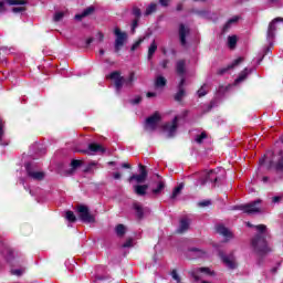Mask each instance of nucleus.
Wrapping results in <instances>:
<instances>
[{
  "instance_id": "37998d69",
  "label": "nucleus",
  "mask_w": 283,
  "mask_h": 283,
  "mask_svg": "<svg viewBox=\"0 0 283 283\" xmlns=\"http://www.w3.org/2000/svg\"><path fill=\"white\" fill-rule=\"evenodd\" d=\"M25 10H28V8H25V7H13L12 8V13L13 14H19L20 12H25Z\"/></svg>"
},
{
  "instance_id": "338daca9",
  "label": "nucleus",
  "mask_w": 283,
  "mask_h": 283,
  "mask_svg": "<svg viewBox=\"0 0 283 283\" xmlns=\"http://www.w3.org/2000/svg\"><path fill=\"white\" fill-rule=\"evenodd\" d=\"M6 52H7V50H6V49H0V56H1V53H6ZM0 61H6V59L0 57Z\"/></svg>"
},
{
  "instance_id": "864d4df0",
  "label": "nucleus",
  "mask_w": 283,
  "mask_h": 283,
  "mask_svg": "<svg viewBox=\"0 0 283 283\" xmlns=\"http://www.w3.org/2000/svg\"><path fill=\"white\" fill-rule=\"evenodd\" d=\"M140 101H143V97L137 96V97H135L134 99H132L130 103H132L133 105H138V104L140 103Z\"/></svg>"
},
{
  "instance_id": "13d9d810",
  "label": "nucleus",
  "mask_w": 283,
  "mask_h": 283,
  "mask_svg": "<svg viewBox=\"0 0 283 283\" xmlns=\"http://www.w3.org/2000/svg\"><path fill=\"white\" fill-rule=\"evenodd\" d=\"M180 43H181V45H184V48L187 45V38H185V36H181L180 38Z\"/></svg>"
},
{
  "instance_id": "680f3d73",
  "label": "nucleus",
  "mask_w": 283,
  "mask_h": 283,
  "mask_svg": "<svg viewBox=\"0 0 283 283\" xmlns=\"http://www.w3.org/2000/svg\"><path fill=\"white\" fill-rule=\"evenodd\" d=\"M146 96H147V98H154V97H156V93H154V92H148V93L146 94Z\"/></svg>"
},
{
  "instance_id": "79ce46f5",
  "label": "nucleus",
  "mask_w": 283,
  "mask_h": 283,
  "mask_svg": "<svg viewBox=\"0 0 283 283\" xmlns=\"http://www.w3.org/2000/svg\"><path fill=\"white\" fill-rule=\"evenodd\" d=\"M122 247L123 249H132V247H134V239H127Z\"/></svg>"
},
{
  "instance_id": "49530a36",
  "label": "nucleus",
  "mask_w": 283,
  "mask_h": 283,
  "mask_svg": "<svg viewBox=\"0 0 283 283\" xmlns=\"http://www.w3.org/2000/svg\"><path fill=\"white\" fill-rule=\"evenodd\" d=\"M143 43V39H139L137 42H135L133 45H132V48H130V50H132V52H135V50H138V48H140V44Z\"/></svg>"
},
{
  "instance_id": "473e14b6",
  "label": "nucleus",
  "mask_w": 283,
  "mask_h": 283,
  "mask_svg": "<svg viewBox=\"0 0 283 283\" xmlns=\"http://www.w3.org/2000/svg\"><path fill=\"white\" fill-rule=\"evenodd\" d=\"M235 45H238V36H229L228 38V48L230 50H235Z\"/></svg>"
},
{
  "instance_id": "4c0bfd02",
  "label": "nucleus",
  "mask_w": 283,
  "mask_h": 283,
  "mask_svg": "<svg viewBox=\"0 0 283 283\" xmlns=\"http://www.w3.org/2000/svg\"><path fill=\"white\" fill-rule=\"evenodd\" d=\"M93 12H96V8L94 6L87 7L82 11L83 17H90Z\"/></svg>"
},
{
  "instance_id": "4d7b16f0",
  "label": "nucleus",
  "mask_w": 283,
  "mask_h": 283,
  "mask_svg": "<svg viewBox=\"0 0 283 283\" xmlns=\"http://www.w3.org/2000/svg\"><path fill=\"white\" fill-rule=\"evenodd\" d=\"M6 12V2L0 1V13Z\"/></svg>"
},
{
  "instance_id": "ea45409f",
  "label": "nucleus",
  "mask_w": 283,
  "mask_h": 283,
  "mask_svg": "<svg viewBox=\"0 0 283 283\" xmlns=\"http://www.w3.org/2000/svg\"><path fill=\"white\" fill-rule=\"evenodd\" d=\"M185 185L180 184L177 188L174 189L171 198H176L180 191H182Z\"/></svg>"
},
{
  "instance_id": "4be33fe9",
  "label": "nucleus",
  "mask_w": 283,
  "mask_h": 283,
  "mask_svg": "<svg viewBox=\"0 0 283 283\" xmlns=\"http://www.w3.org/2000/svg\"><path fill=\"white\" fill-rule=\"evenodd\" d=\"M157 178H159V182H157V187L153 189L154 196H160L165 189V180H163L159 175H157Z\"/></svg>"
},
{
  "instance_id": "a211bd4d",
  "label": "nucleus",
  "mask_w": 283,
  "mask_h": 283,
  "mask_svg": "<svg viewBox=\"0 0 283 283\" xmlns=\"http://www.w3.org/2000/svg\"><path fill=\"white\" fill-rule=\"evenodd\" d=\"M186 93H185V77L181 78L179 85H178V92L175 95V101H177V103H180V101H182V98H185Z\"/></svg>"
},
{
  "instance_id": "e433bc0d",
  "label": "nucleus",
  "mask_w": 283,
  "mask_h": 283,
  "mask_svg": "<svg viewBox=\"0 0 283 283\" xmlns=\"http://www.w3.org/2000/svg\"><path fill=\"white\" fill-rule=\"evenodd\" d=\"M189 33V28L186 27L184 23L179 24V36H187Z\"/></svg>"
},
{
  "instance_id": "774afa93",
  "label": "nucleus",
  "mask_w": 283,
  "mask_h": 283,
  "mask_svg": "<svg viewBox=\"0 0 283 283\" xmlns=\"http://www.w3.org/2000/svg\"><path fill=\"white\" fill-rule=\"evenodd\" d=\"M132 81H134V73H130L129 80L127 81V83H132Z\"/></svg>"
},
{
  "instance_id": "052dcab7",
  "label": "nucleus",
  "mask_w": 283,
  "mask_h": 283,
  "mask_svg": "<svg viewBox=\"0 0 283 283\" xmlns=\"http://www.w3.org/2000/svg\"><path fill=\"white\" fill-rule=\"evenodd\" d=\"M113 177H114L115 180H120L122 176H120V172H114Z\"/></svg>"
},
{
  "instance_id": "f8f14e48",
  "label": "nucleus",
  "mask_w": 283,
  "mask_h": 283,
  "mask_svg": "<svg viewBox=\"0 0 283 283\" xmlns=\"http://www.w3.org/2000/svg\"><path fill=\"white\" fill-rule=\"evenodd\" d=\"M133 17H135V19L132 22L130 34H134L136 32V29L138 28V21H140V17H143V11H140V8L133 7Z\"/></svg>"
},
{
  "instance_id": "dca6fc26",
  "label": "nucleus",
  "mask_w": 283,
  "mask_h": 283,
  "mask_svg": "<svg viewBox=\"0 0 283 283\" xmlns=\"http://www.w3.org/2000/svg\"><path fill=\"white\" fill-rule=\"evenodd\" d=\"M189 227H191V219L187 217L181 218L177 233H185L186 231H189Z\"/></svg>"
},
{
  "instance_id": "603ef678",
  "label": "nucleus",
  "mask_w": 283,
  "mask_h": 283,
  "mask_svg": "<svg viewBox=\"0 0 283 283\" xmlns=\"http://www.w3.org/2000/svg\"><path fill=\"white\" fill-rule=\"evenodd\" d=\"M63 17H64L63 12H57L54 15V21L59 22L61 21V19H63Z\"/></svg>"
},
{
  "instance_id": "de8ad7c7",
  "label": "nucleus",
  "mask_w": 283,
  "mask_h": 283,
  "mask_svg": "<svg viewBox=\"0 0 283 283\" xmlns=\"http://www.w3.org/2000/svg\"><path fill=\"white\" fill-rule=\"evenodd\" d=\"M114 34H115V36H127V33L120 31L119 28H115Z\"/></svg>"
},
{
  "instance_id": "39448f33",
  "label": "nucleus",
  "mask_w": 283,
  "mask_h": 283,
  "mask_svg": "<svg viewBox=\"0 0 283 283\" xmlns=\"http://www.w3.org/2000/svg\"><path fill=\"white\" fill-rule=\"evenodd\" d=\"M283 30V18H275L268 28V36H275Z\"/></svg>"
},
{
  "instance_id": "ddd939ff",
  "label": "nucleus",
  "mask_w": 283,
  "mask_h": 283,
  "mask_svg": "<svg viewBox=\"0 0 283 283\" xmlns=\"http://www.w3.org/2000/svg\"><path fill=\"white\" fill-rule=\"evenodd\" d=\"M176 129H178V117H175L172 122L164 125V132L168 133L169 138H171V136H175Z\"/></svg>"
},
{
  "instance_id": "69168bd1",
  "label": "nucleus",
  "mask_w": 283,
  "mask_h": 283,
  "mask_svg": "<svg viewBox=\"0 0 283 283\" xmlns=\"http://www.w3.org/2000/svg\"><path fill=\"white\" fill-rule=\"evenodd\" d=\"M280 200H282V197H273L272 198V202H274V203L280 202Z\"/></svg>"
},
{
  "instance_id": "5fc2aeb1",
  "label": "nucleus",
  "mask_w": 283,
  "mask_h": 283,
  "mask_svg": "<svg viewBox=\"0 0 283 283\" xmlns=\"http://www.w3.org/2000/svg\"><path fill=\"white\" fill-rule=\"evenodd\" d=\"M160 65L164 70H167V65H169V60L161 61Z\"/></svg>"
},
{
  "instance_id": "bb28decb",
  "label": "nucleus",
  "mask_w": 283,
  "mask_h": 283,
  "mask_svg": "<svg viewBox=\"0 0 283 283\" xmlns=\"http://www.w3.org/2000/svg\"><path fill=\"white\" fill-rule=\"evenodd\" d=\"M115 233L117 238H123L125 233H127V228L125 227V224L119 223L115 227Z\"/></svg>"
},
{
  "instance_id": "20e7f679",
  "label": "nucleus",
  "mask_w": 283,
  "mask_h": 283,
  "mask_svg": "<svg viewBox=\"0 0 283 283\" xmlns=\"http://www.w3.org/2000/svg\"><path fill=\"white\" fill-rule=\"evenodd\" d=\"M77 213L82 222H86L87 224H92L93 222H96L94 214L90 213V208H87V206H83V205L77 206Z\"/></svg>"
},
{
  "instance_id": "3c124183",
  "label": "nucleus",
  "mask_w": 283,
  "mask_h": 283,
  "mask_svg": "<svg viewBox=\"0 0 283 283\" xmlns=\"http://www.w3.org/2000/svg\"><path fill=\"white\" fill-rule=\"evenodd\" d=\"M269 52H271V46H266L264 49V54L262 55L261 59H259L258 63H262V59H264V56H266V54H269Z\"/></svg>"
},
{
  "instance_id": "5701e85b",
  "label": "nucleus",
  "mask_w": 283,
  "mask_h": 283,
  "mask_svg": "<svg viewBox=\"0 0 283 283\" xmlns=\"http://www.w3.org/2000/svg\"><path fill=\"white\" fill-rule=\"evenodd\" d=\"M251 74V70H249L248 67H245L237 77V80L234 81V85H239V83H242L244 81H247V76H249Z\"/></svg>"
},
{
  "instance_id": "b1692460",
  "label": "nucleus",
  "mask_w": 283,
  "mask_h": 283,
  "mask_svg": "<svg viewBox=\"0 0 283 283\" xmlns=\"http://www.w3.org/2000/svg\"><path fill=\"white\" fill-rule=\"evenodd\" d=\"M127 43L126 36H117L115 40V52L118 53L123 49V45Z\"/></svg>"
},
{
  "instance_id": "6ab92c4d",
  "label": "nucleus",
  "mask_w": 283,
  "mask_h": 283,
  "mask_svg": "<svg viewBox=\"0 0 283 283\" xmlns=\"http://www.w3.org/2000/svg\"><path fill=\"white\" fill-rule=\"evenodd\" d=\"M244 62V57H238L237 60H234L230 65H228L227 67H223L221 70H219L218 74H227L228 70H233V67H238V65L240 63Z\"/></svg>"
},
{
  "instance_id": "423d86ee",
  "label": "nucleus",
  "mask_w": 283,
  "mask_h": 283,
  "mask_svg": "<svg viewBox=\"0 0 283 283\" xmlns=\"http://www.w3.org/2000/svg\"><path fill=\"white\" fill-rule=\"evenodd\" d=\"M25 169L29 178L32 180H43L45 178V172L39 171L32 164H27Z\"/></svg>"
},
{
  "instance_id": "4468645a",
  "label": "nucleus",
  "mask_w": 283,
  "mask_h": 283,
  "mask_svg": "<svg viewBox=\"0 0 283 283\" xmlns=\"http://www.w3.org/2000/svg\"><path fill=\"white\" fill-rule=\"evenodd\" d=\"M83 154H105V148L101 144L92 143L88 145L87 150H82Z\"/></svg>"
},
{
  "instance_id": "393cba45",
  "label": "nucleus",
  "mask_w": 283,
  "mask_h": 283,
  "mask_svg": "<svg viewBox=\"0 0 283 283\" xmlns=\"http://www.w3.org/2000/svg\"><path fill=\"white\" fill-rule=\"evenodd\" d=\"M3 119H0V145L6 147L7 145H9L10 142L6 139V132L3 130Z\"/></svg>"
},
{
  "instance_id": "c85d7f7f",
  "label": "nucleus",
  "mask_w": 283,
  "mask_h": 283,
  "mask_svg": "<svg viewBox=\"0 0 283 283\" xmlns=\"http://www.w3.org/2000/svg\"><path fill=\"white\" fill-rule=\"evenodd\" d=\"M158 8V4H156L155 2L150 3L145 11V17H149L150 14H154V12H156Z\"/></svg>"
},
{
  "instance_id": "9d476101",
  "label": "nucleus",
  "mask_w": 283,
  "mask_h": 283,
  "mask_svg": "<svg viewBox=\"0 0 283 283\" xmlns=\"http://www.w3.org/2000/svg\"><path fill=\"white\" fill-rule=\"evenodd\" d=\"M139 169H140V174L130 176L128 179V182L136 180V182L140 185L145 182V180H147V169H145V166H143V164H139Z\"/></svg>"
},
{
  "instance_id": "2f4dec72",
  "label": "nucleus",
  "mask_w": 283,
  "mask_h": 283,
  "mask_svg": "<svg viewBox=\"0 0 283 283\" xmlns=\"http://www.w3.org/2000/svg\"><path fill=\"white\" fill-rule=\"evenodd\" d=\"M197 94L199 98H202V96H207L209 94V86L207 84H203L198 91Z\"/></svg>"
},
{
  "instance_id": "6e6552de",
  "label": "nucleus",
  "mask_w": 283,
  "mask_h": 283,
  "mask_svg": "<svg viewBox=\"0 0 283 283\" xmlns=\"http://www.w3.org/2000/svg\"><path fill=\"white\" fill-rule=\"evenodd\" d=\"M240 19H242V17L240 15H233L232 18H230L222 27L221 29V34H227L228 32H231V29L235 28V25H238V23H240Z\"/></svg>"
},
{
  "instance_id": "72a5a7b5",
  "label": "nucleus",
  "mask_w": 283,
  "mask_h": 283,
  "mask_svg": "<svg viewBox=\"0 0 283 283\" xmlns=\"http://www.w3.org/2000/svg\"><path fill=\"white\" fill-rule=\"evenodd\" d=\"M193 13H196L198 17H201V19L210 18V13L207 10H193Z\"/></svg>"
},
{
  "instance_id": "7ed1b4c3",
  "label": "nucleus",
  "mask_w": 283,
  "mask_h": 283,
  "mask_svg": "<svg viewBox=\"0 0 283 283\" xmlns=\"http://www.w3.org/2000/svg\"><path fill=\"white\" fill-rule=\"evenodd\" d=\"M260 205H262V200L258 199L248 205L237 206L234 209H240V211H243L244 213H248L249 216H253L255 213L262 212V207H260Z\"/></svg>"
},
{
  "instance_id": "e2e57ef3",
  "label": "nucleus",
  "mask_w": 283,
  "mask_h": 283,
  "mask_svg": "<svg viewBox=\"0 0 283 283\" xmlns=\"http://www.w3.org/2000/svg\"><path fill=\"white\" fill-rule=\"evenodd\" d=\"M182 8H184L182 3H178L176 7L177 12H182Z\"/></svg>"
},
{
  "instance_id": "a18cd8bd",
  "label": "nucleus",
  "mask_w": 283,
  "mask_h": 283,
  "mask_svg": "<svg viewBox=\"0 0 283 283\" xmlns=\"http://www.w3.org/2000/svg\"><path fill=\"white\" fill-rule=\"evenodd\" d=\"M7 260L8 262H12V260H14V251L11 249H7Z\"/></svg>"
},
{
  "instance_id": "1a4fd4ad",
  "label": "nucleus",
  "mask_w": 283,
  "mask_h": 283,
  "mask_svg": "<svg viewBox=\"0 0 283 283\" xmlns=\"http://www.w3.org/2000/svg\"><path fill=\"white\" fill-rule=\"evenodd\" d=\"M219 256L221 258L223 264L228 266V269H235L238 266L233 253L224 254L223 252H219Z\"/></svg>"
},
{
  "instance_id": "f704fd0d",
  "label": "nucleus",
  "mask_w": 283,
  "mask_h": 283,
  "mask_svg": "<svg viewBox=\"0 0 283 283\" xmlns=\"http://www.w3.org/2000/svg\"><path fill=\"white\" fill-rule=\"evenodd\" d=\"M156 87H165L167 85V78L158 76L155 82Z\"/></svg>"
},
{
  "instance_id": "412c9836",
  "label": "nucleus",
  "mask_w": 283,
  "mask_h": 283,
  "mask_svg": "<svg viewBox=\"0 0 283 283\" xmlns=\"http://www.w3.org/2000/svg\"><path fill=\"white\" fill-rule=\"evenodd\" d=\"M186 65L187 63L185 60H179L176 64V72L179 76H181V78H185V72H187Z\"/></svg>"
},
{
  "instance_id": "58836bf2",
  "label": "nucleus",
  "mask_w": 283,
  "mask_h": 283,
  "mask_svg": "<svg viewBox=\"0 0 283 283\" xmlns=\"http://www.w3.org/2000/svg\"><path fill=\"white\" fill-rule=\"evenodd\" d=\"M189 251H190V253H195V255L197 258H203L205 256V252L202 250H200V249L192 248Z\"/></svg>"
},
{
  "instance_id": "8fccbe9b",
  "label": "nucleus",
  "mask_w": 283,
  "mask_h": 283,
  "mask_svg": "<svg viewBox=\"0 0 283 283\" xmlns=\"http://www.w3.org/2000/svg\"><path fill=\"white\" fill-rule=\"evenodd\" d=\"M159 3L163 8H169V3H171V0H159Z\"/></svg>"
},
{
  "instance_id": "f03ea898",
  "label": "nucleus",
  "mask_w": 283,
  "mask_h": 283,
  "mask_svg": "<svg viewBox=\"0 0 283 283\" xmlns=\"http://www.w3.org/2000/svg\"><path fill=\"white\" fill-rule=\"evenodd\" d=\"M222 174H224V169L222 168L210 170L206 172L205 178L200 179V185L205 186L206 182H211L212 187H216V185L222 182V178H224Z\"/></svg>"
},
{
  "instance_id": "bf43d9fd",
  "label": "nucleus",
  "mask_w": 283,
  "mask_h": 283,
  "mask_svg": "<svg viewBox=\"0 0 283 283\" xmlns=\"http://www.w3.org/2000/svg\"><path fill=\"white\" fill-rule=\"evenodd\" d=\"M12 273L13 275H23V271L21 270H13Z\"/></svg>"
},
{
  "instance_id": "09e8293b",
  "label": "nucleus",
  "mask_w": 283,
  "mask_h": 283,
  "mask_svg": "<svg viewBox=\"0 0 283 283\" xmlns=\"http://www.w3.org/2000/svg\"><path fill=\"white\" fill-rule=\"evenodd\" d=\"M211 206V200H203L198 203V207H209Z\"/></svg>"
},
{
  "instance_id": "a19ab883",
  "label": "nucleus",
  "mask_w": 283,
  "mask_h": 283,
  "mask_svg": "<svg viewBox=\"0 0 283 283\" xmlns=\"http://www.w3.org/2000/svg\"><path fill=\"white\" fill-rule=\"evenodd\" d=\"M66 220L69 222H76V216H74L73 211H66Z\"/></svg>"
},
{
  "instance_id": "0eeeda50",
  "label": "nucleus",
  "mask_w": 283,
  "mask_h": 283,
  "mask_svg": "<svg viewBox=\"0 0 283 283\" xmlns=\"http://www.w3.org/2000/svg\"><path fill=\"white\" fill-rule=\"evenodd\" d=\"M159 123H160V113L156 112L154 115H151L146 119L145 128L147 132H156Z\"/></svg>"
},
{
  "instance_id": "c03bdc74",
  "label": "nucleus",
  "mask_w": 283,
  "mask_h": 283,
  "mask_svg": "<svg viewBox=\"0 0 283 283\" xmlns=\"http://www.w3.org/2000/svg\"><path fill=\"white\" fill-rule=\"evenodd\" d=\"M205 138H207V133H201L200 135H197L195 140L200 145L202 144V140H205Z\"/></svg>"
},
{
  "instance_id": "f3484780",
  "label": "nucleus",
  "mask_w": 283,
  "mask_h": 283,
  "mask_svg": "<svg viewBox=\"0 0 283 283\" xmlns=\"http://www.w3.org/2000/svg\"><path fill=\"white\" fill-rule=\"evenodd\" d=\"M198 273H206L207 275H211V270H209V268H196L191 270L189 274L191 275V277H193L196 282L200 280Z\"/></svg>"
},
{
  "instance_id": "c756f323",
  "label": "nucleus",
  "mask_w": 283,
  "mask_h": 283,
  "mask_svg": "<svg viewBox=\"0 0 283 283\" xmlns=\"http://www.w3.org/2000/svg\"><path fill=\"white\" fill-rule=\"evenodd\" d=\"M4 3L8 6H28V0H6Z\"/></svg>"
},
{
  "instance_id": "a878e982",
  "label": "nucleus",
  "mask_w": 283,
  "mask_h": 283,
  "mask_svg": "<svg viewBox=\"0 0 283 283\" xmlns=\"http://www.w3.org/2000/svg\"><path fill=\"white\" fill-rule=\"evenodd\" d=\"M147 189H149V186L147 185H137L134 187V191L137 196H146L147 195Z\"/></svg>"
},
{
  "instance_id": "aec40b11",
  "label": "nucleus",
  "mask_w": 283,
  "mask_h": 283,
  "mask_svg": "<svg viewBox=\"0 0 283 283\" xmlns=\"http://www.w3.org/2000/svg\"><path fill=\"white\" fill-rule=\"evenodd\" d=\"M217 233L223 235V238H227V240H231V238H233V233L230 232L229 228L224 226H217Z\"/></svg>"
},
{
  "instance_id": "c9c22d12",
  "label": "nucleus",
  "mask_w": 283,
  "mask_h": 283,
  "mask_svg": "<svg viewBox=\"0 0 283 283\" xmlns=\"http://www.w3.org/2000/svg\"><path fill=\"white\" fill-rule=\"evenodd\" d=\"M81 165H83V161L78 160V159H73L71 161V167L72 169L70 170V174L74 172V169H78V167H81Z\"/></svg>"
},
{
  "instance_id": "0e129e2a",
  "label": "nucleus",
  "mask_w": 283,
  "mask_h": 283,
  "mask_svg": "<svg viewBox=\"0 0 283 283\" xmlns=\"http://www.w3.org/2000/svg\"><path fill=\"white\" fill-rule=\"evenodd\" d=\"M123 169H132V165L124 163L122 164Z\"/></svg>"
},
{
  "instance_id": "6e6d98bb",
  "label": "nucleus",
  "mask_w": 283,
  "mask_h": 283,
  "mask_svg": "<svg viewBox=\"0 0 283 283\" xmlns=\"http://www.w3.org/2000/svg\"><path fill=\"white\" fill-rule=\"evenodd\" d=\"M76 21H83L85 19V15H83V12L75 15Z\"/></svg>"
},
{
  "instance_id": "cd10ccee",
  "label": "nucleus",
  "mask_w": 283,
  "mask_h": 283,
  "mask_svg": "<svg viewBox=\"0 0 283 283\" xmlns=\"http://www.w3.org/2000/svg\"><path fill=\"white\" fill-rule=\"evenodd\" d=\"M156 50H158V45L154 41L148 49V61H151L154 54H156Z\"/></svg>"
},
{
  "instance_id": "2eb2a0df",
  "label": "nucleus",
  "mask_w": 283,
  "mask_h": 283,
  "mask_svg": "<svg viewBox=\"0 0 283 283\" xmlns=\"http://www.w3.org/2000/svg\"><path fill=\"white\" fill-rule=\"evenodd\" d=\"M74 41L77 43V48H90L94 43V39L88 36H75Z\"/></svg>"
},
{
  "instance_id": "7c9ffc66",
  "label": "nucleus",
  "mask_w": 283,
  "mask_h": 283,
  "mask_svg": "<svg viewBox=\"0 0 283 283\" xmlns=\"http://www.w3.org/2000/svg\"><path fill=\"white\" fill-rule=\"evenodd\" d=\"M134 209L136 211V217L138 218V220H143V216H144L143 206H140L139 203H134Z\"/></svg>"
},
{
  "instance_id": "f257e3e1",
  "label": "nucleus",
  "mask_w": 283,
  "mask_h": 283,
  "mask_svg": "<svg viewBox=\"0 0 283 283\" xmlns=\"http://www.w3.org/2000/svg\"><path fill=\"white\" fill-rule=\"evenodd\" d=\"M258 233L252 239V247L256 251V253H269L271 249H269V244L266 243V238H269V229L265 224L254 226Z\"/></svg>"
},
{
  "instance_id": "9b49d317",
  "label": "nucleus",
  "mask_w": 283,
  "mask_h": 283,
  "mask_svg": "<svg viewBox=\"0 0 283 283\" xmlns=\"http://www.w3.org/2000/svg\"><path fill=\"white\" fill-rule=\"evenodd\" d=\"M106 78H111V81H114L116 90H120L123 85H125V80L123 76H120V72L115 71L106 76Z\"/></svg>"
}]
</instances>
